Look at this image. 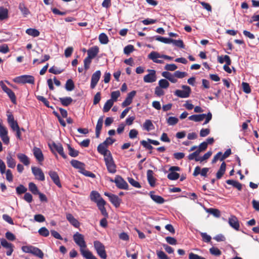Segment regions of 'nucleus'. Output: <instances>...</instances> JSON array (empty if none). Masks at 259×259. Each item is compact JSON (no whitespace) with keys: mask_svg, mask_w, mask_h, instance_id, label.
I'll list each match as a JSON object with an SVG mask.
<instances>
[{"mask_svg":"<svg viewBox=\"0 0 259 259\" xmlns=\"http://www.w3.org/2000/svg\"><path fill=\"white\" fill-rule=\"evenodd\" d=\"M200 152L198 151V149H197L195 152L189 155L188 157V159L190 160L195 159V160L196 161V158H199L198 155L200 154Z\"/></svg>","mask_w":259,"mask_h":259,"instance_id":"obj_56","label":"nucleus"},{"mask_svg":"<svg viewBox=\"0 0 259 259\" xmlns=\"http://www.w3.org/2000/svg\"><path fill=\"white\" fill-rule=\"evenodd\" d=\"M226 168V164L225 162H223L220 167L219 170L216 174L217 178L220 179L225 172Z\"/></svg>","mask_w":259,"mask_h":259,"instance_id":"obj_31","label":"nucleus"},{"mask_svg":"<svg viewBox=\"0 0 259 259\" xmlns=\"http://www.w3.org/2000/svg\"><path fill=\"white\" fill-rule=\"evenodd\" d=\"M73 238L76 244L79 247V251L83 257L86 259H98L87 249V245L82 234L76 232L73 235Z\"/></svg>","mask_w":259,"mask_h":259,"instance_id":"obj_1","label":"nucleus"},{"mask_svg":"<svg viewBox=\"0 0 259 259\" xmlns=\"http://www.w3.org/2000/svg\"><path fill=\"white\" fill-rule=\"evenodd\" d=\"M170 43H172L175 46L181 48H184V45L182 40H175L171 38Z\"/></svg>","mask_w":259,"mask_h":259,"instance_id":"obj_53","label":"nucleus"},{"mask_svg":"<svg viewBox=\"0 0 259 259\" xmlns=\"http://www.w3.org/2000/svg\"><path fill=\"white\" fill-rule=\"evenodd\" d=\"M179 174L174 171H170L167 175V178L170 180H176L179 179Z\"/></svg>","mask_w":259,"mask_h":259,"instance_id":"obj_48","label":"nucleus"},{"mask_svg":"<svg viewBox=\"0 0 259 259\" xmlns=\"http://www.w3.org/2000/svg\"><path fill=\"white\" fill-rule=\"evenodd\" d=\"M169 85L168 81L165 79H161L158 81V86L162 89H167Z\"/></svg>","mask_w":259,"mask_h":259,"instance_id":"obj_46","label":"nucleus"},{"mask_svg":"<svg viewBox=\"0 0 259 259\" xmlns=\"http://www.w3.org/2000/svg\"><path fill=\"white\" fill-rule=\"evenodd\" d=\"M65 89L68 91H71L74 89V84L72 79H69L65 84Z\"/></svg>","mask_w":259,"mask_h":259,"instance_id":"obj_44","label":"nucleus"},{"mask_svg":"<svg viewBox=\"0 0 259 259\" xmlns=\"http://www.w3.org/2000/svg\"><path fill=\"white\" fill-rule=\"evenodd\" d=\"M7 128L0 123V137L5 144L8 145L10 142V139L8 136Z\"/></svg>","mask_w":259,"mask_h":259,"instance_id":"obj_7","label":"nucleus"},{"mask_svg":"<svg viewBox=\"0 0 259 259\" xmlns=\"http://www.w3.org/2000/svg\"><path fill=\"white\" fill-rule=\"evenodd\" d=\"M67 147L69 151V154L71 157H76L78 155V152L72 148L70 145L67 144Z\"/></svg>","mask_w":259,"mask_h":259,"instance_id":"obj_49","label":"nucleus"},{"mask_svg":"<svg viewBox=\"0 0 259 259\" xmlns=\"http://www.w3.org/2000/svg\"><path fill=\"white\" fill-rule=\"evenodd\" d=\"M156 40L164 44H170L171 38L163 37L160 36H156Z\"/></svg>","mask_w":259,"mask_h":259,"instance_id":"obj_55","label":"nucleus"},{"mask_svg":"<svg viewBox=\"0 0 259 259\" xmlns=\"http://www.w3.org/2000/svg\"><path fill=\"white\" fill-rule=\"evenodd\" d=\"M226 183L228 184L231 185L236 188L238 190H241L242 189V184L236 181L228 180L226 181Z\"/></svg>","mask_w":259,"mask_h":259,"instance_id":"obj_36","label":"nucleus"},{"mask_svg":"<svg viewBox=\"0 0 259 259\" xmlns=\"http://www.w3.org/2000/svg\"><path fill=\"white\" fill-rule=\"evenodd\" d=\"M177 68V66L175 64H166L164 67L165 70L171 71H175Z\"/></svg>","mask_w":259,"mask_h":259,"instance_id":"obj_62","label":"nucleus"},{"mask_svg":"<svg viewBox=\"0 0 259 259\" xmlns=\"http://www.w3.org/2000/svg\"><path fill=\"white\" fill-rule=\"evenodd\" d=\"M103 122V116H101L98 120L96 126V136L99 138L100 134V132L102 130Z\"/></svg>","mask_w":259,"mask_h":259,"instance_id":"obj_24","label":"nucleus"},{"mask_svg":"<svg viewBox=\"0 0 259 259\" xmlns=\"http://www.w3.org/2000/svg\"><path fill=\"white\" fill-rule=\"evenodd\" d=\"M208 168L205 167L201 169V168L197 166L195 168L193 175L194 177H196L198 175L200 174L201 176L205 177L207 176V173L208 172Z\"/></svg>","mask_w":259,"mask_h":259,"instance_id":"obj_16","label":"nucleus"},{"mask_svg":"<svg viewBox=\"0 0 259 259\" xmlns=\"http://www.w3.org/2000/svg\"><path fill=\"white\" fill-rule=\"evenodd\" d=\"M155 94L158 97H160L164 94V92L162 88L157 86L155 88Z\"/></svg>","mask_w":259,"mask_h":259,"instance_id":"obj_61","label":"nucleus"},{"mask_svg":"<svg viewBox=\"0 0 259 259\" xmlns=\"http://www.w3.org/2000/svg\"><path fill=\"white\" fill-rule=\"evenodd\" d=\"M224 59L225 60L226 64L224 65L223 68L225 71L229 73H231L232 72V70L229 67V66L231 64V60L230 58L228 55H225Z\"/></svg>","mask_w":259,"mask_h":259,"instance_id":"obj_28","label":"nucleus"},{"mask_svg":"<svg viewBox=\"0 0 259 259\" xmlns=\"http://www.w3.org/2000/svg\"><path fill=\"white\" fill-rule=\"evenodd\" d=\"M32 172L35 179L43 181L45 180V175L41 169L38 167L32 166L31 167Z\"/></svg>","mask_w":259,"mask_h":259,"instance_id":"obj_12","label":"nucleus"},{"mask_svg":"<svg viewBox=\"0 0 259 259\" xmlns=\"http://www.w3.org/2000/svg\"><path fill=\"white\" fill-rule=\"evenodd\" d=\"M38 233L44 237H47L49 235V231L46 227H41L38 231Z\"/></svg>","mask_w":259,"mask_h":259,"instance_id":"obj_52","label":"nucleus"},{"mask_svg":"<svg viewBox=\"0 0 259 259\" xmlns=\"http://www.w3.org/2000/svg\"><path fill=\"white\" fill-rule=\"evenodd\" d=\"M150 196L154 201L158 204H162L164 202V199L162 197L155 195L152 192L150 193Z\"/></svg>","mask_w":259,"mask_h":259,"instance_id":"obj_33","label":"nucleus"},{"mask_svg":"<svg viewBox=\"0 0 259 259\" xmlns=\"http://www.w3.org/2000/svg\"><path fill=\"white\" fill-rule=\"evenodd\" d=\"M166 121L169 125H174L178 122L179 119L176 117L170 116L167 118Z\"/></svg>","mask_w":259,"mask_h":259,"instance_id":"obj_45","label":"nucleus"},{"mask_svg":"<svg viewBox=\"0 0 259 259\" xmlns=\"http://www.w3.org/2000/svg\"><path fill=\"white\" fill-rule=\"evenodd\" d=\"M26 191L27 188L22 185L19 186L16 188V192L19 194L24 193L26 192Z\"/></svg>","mask_w":259,"mask_h":259,"instance_id":"obj_64","label":"nucleus"},{"mask_svg":"<svg viewBox=\"0 0 259 259\" xmlns=\"http://www.w3.org/2000/svg\"><path fill=\"white\" fill-rule=\"evenodd\" d=\"M99 52V47L97 46H93V47L90 48L88 51V57L87 58L93 59L98 54Z\"/></svg>","mask_w":259,"mask_h":259,"instance_id":"obj_17","label":"nucleus"},{"mask_svg":"<svg viewBox=\"0 0 259 259\" xmlns=\"http://www.w3.org/2000/svg\"><path fill=\"white\" fill-rule=\"evenodd\" d=\"M104 160L108 171L111 174H114L116 171V165L114 162L111 155H108V156L104 157Z\"/></svg>","mask_w":259,"mask_h":259,"instance_id":"obj_5","label":"nucleus"},{"mask_svg":"<svg viewBox=\"0 0 259 259\" xmlns=\"http://www.w3.org/2000/svg\"><path fill=\"white\" fill-rule=\"evenodd\" d=\"M211 155L212 152L209 151L207 152H206L203 156L199 157V158H196V161H199L200 162H202L208 159L211 156Z\"/></svg>","mask_w":259,"mask_h":259,"instance_id":"obj_43","label":"nucleus"},{"mask_svg":"<svg viewBox=\"0 0 259 259\" xmlns=\"http://www.w3.org/2000/svg\"><path fill=\"white\" fill-rule=\"evenodd\" d=\"M70 163L73 167L78 169L79 172H81L85 168V164L83 163L76 160H72Z\"/></svg>","mask_w":259,"mask_h":259,"instance_id":"obj_21","label":"nucleus"},{"mask_svg":"<svg viewBox=\"0 0 259 259\" xmlns=\"http://www.w3.org/2000/svg\"><path fill=\"white\" fill-rule=\"evenodd\" d=\"M162 76L169 80L172 83H176L177 82V79L175 78L174 74H172L168 71H164L162 73Z\"/></svg>","mask_w":259,"mask_h":259,"instance_id":"obj_26","label":"nucleus"},{"mask_svg":"<svg viewBox=\"0 0 259 259\" xmlns=\"http://www.w3.org/2000/svg\"><path fill=\"white\" fill-rule=\"evenodd\" d=\"M29 189L33 194L35 195H36L39 192L36 185L32 182L29 184Z\"/></svg>","mask_w":259,"mask_h":259,"instance_id":"obj_47","label":"nucleus"},{"mask_svg":"<svg viewBox=\"0 0 259 259\" xmlns=\"http://www.w3.org/2000/svg\"><path fill=\"white\" fill-rule=\"evenodd\" d=\"M31 254L39 257L40 258H42L44 255L43 252L40 249L35 246H34L33 248Z\"/></svg>","mask_w":259,"mask_h":259,"instance_id":"obj_38","label":"nucleus"},{"mask_svg":"<svg viewBox=\"0 0 259 259\" xmlns=\"http://www.w3.org/2000/svg\"><path fill=\"white\" fill-rule=\"evenodd\" d=\"M201 236L202 238L203 241L205 242H209L211 240V237L210 236L207 234L206 233H200Z\"/></svg>","mask_w":259,"mask_h":259,"instance_id":"obj_63","label":"nucleus"},{"mask_svg":"<svg viewBox=\"0 0 259 259\" xmlns=\"http://www.w3.org/2000/svg\"><path fill=\"white\" fill-rule=\"evenodd\" d=\"M101 75V73L100 70H97L93 74L91 82V88L92 89L95 88L100 78Z\"/></svg>","mask_w":259,"mask_h":259,"instance_id":"obj_13","label":"nucleus"},{"mask_svg":"<svg viewBox=\"0 0 259 259\" xmlns=\"http://www.w3.org/2000/svg\"><path fill=\"white\" fill-rule=\"evenodd\" d=\"M114 182L115 183L116 186L119 189L124 190L128 189L127 183L119 176H116L115 177Z\"/></svg>","mask_w":259,"mask_h":259,"instance_id":"obj_8","label":"nucleus"},{"mask_svg":"<svg viewBox=\"0 0 259 259\" xmlns=\"http://www.w3.org/2000/svg\"><path fill=\"white\" fill-rule=\"evenodd\" d=\"M32 151L34 157L39 162L44 161V155L42 153L41 150L39 148L36 147H34L32 150Z\"/></svg>","mask_w":259,"mask_h":259,"instance_id":"obj_18","label":"nucleus"},{"mask_svg":"<svg viewBox=\"0 0 259 259\" xmlns=\"http://www.w3.org/2000/svg\"><path fill=\"white\" fill-rule=\"evenodd\" d=\"M153 171L152 170H148L147 172V176L148 181L151 186H154L155 183V179L153 176Z\"/></svg>","mask_w":259,"mask_h":259,"instance_id":"obj_32","label":"nucleus"},{"mask_svg":"<svg viewBox=\"0 0 259 259\" xmlns=\"http://www.w3.org/2000/svg\"><path fill=\"white\" fill-rule=\"evenodd\" d=\"M91 200L97 203L100 201L101 200H104L101 197L100 194L97 191H93L90 194Z\"/></svg>","mask_w":259,"mask_h":259,"instance_id":"obj_22","label":"nucleus"},{"mask_svg":"<svg viewBox=\"0 0 259 259\" xmlns=\"http://www.w3.org/2000/svg\"><path fill=\"white\" fill-rule=\"evenodd\" d=\"M148 57L149 59L152 60L154 63L162 64L164 62L163 60L159 59H162V55L157 52H151Z\"/></svg>","mask_w":259,"mask_h":259,"instance_id":"obj_11","label":"nucleus"},{"mask_svg":"<svg viewBox=\"0 0 259 259\" xmlns=\"http://www.w3.org/2000/svg\"><path fill=\"white\" fill-rule=\"evenodd\" d=\"M18 158L20 161L22 162L24 165L28 166L30 164L29 158L25 154L23 153H18L17 155Z\"/></svg>","mask_w":259,"mask_h":259,"instance_id":"obj_23","label":"nucleus"},{"mask_svg":"<svg viewBox=\"0 0 259 259\" xmlns=\"http://www.w3.org/2000/svg\"><path fill=\"white\" fill-rule=\"evenodd\" d=\"M7 163L8 167L10 168H14L16 166V162L14 158H13L11 154L7 157Z\"/></svg>","mask_w":259,"mask_h":259,"instance_id":"obj_35","label":"nucleus"},{"mask_svg":"<svg viewBox=\"0 0 259 259\" xmlns=\"http://www.w3.org/2000/svg\"><path fill=\"white\" fill-rule=\"evenodd\" d=\"M51 150L53 152L54 150L57 151L59 154H60L64 158H66L67 156L64 153L63 148L62 145L60 143H53L52 145H49Z\"/></svg>","mask_w":259,"mask_h":259,"instance_id":"obj_10","label":"nucleus"},{"mask_svg":"<svg viewBox=\"0 0 259 259\" xmlns=\"http://www.w3.org/2000/svg\"><path fill=\"white\" fill-rule=\"evenodd\" d=\"M7 121L9 125L13 131L19 128L17 121L15 120L14 117L12 114L7 115Z\"/></svg>","mask_w":259,"mask_h":259,"instance_id":"obj_14","label":"nucleus"},{"mask_svg":"<svg viewBox=\"0 0 259 259\" xmlns=\"http://www.w3.org/2000/svg\"><path fill=\"white\" fill-rule=\"evenodd\" d=\"M114 104L113 101L112 99H109L106 101V102L105 103L103 111L104 112H108L110 108L112 107Z\"/></svg>","mask_w":259,"mask_h":259,"instance_id":"obj_37","label":"nucleus"},{"mask_svg":"<svg viewBox=\"0 0 259 259\" xmlns=\"http://www.w3.org/2000/svg\"><path fill=\"white\" fill-rule=\"evenodd\" d=\"M5 93L8 95L13 103H15L16 102L15 95L11 89H9Z\"/></svg>","mask_w":259,"mask_h":259,"instance_id":"obj_54","label":"nucleus"},{"mask_svg":"<svg viewBox=\"0 0 259 259\" xmlns=\"http://www.w3.org/2000/svg\"><path fill=\"white\" fill-rule=\"evenodd\" d=\"M228 223L230 226L236 230H238L240 225L238 219L235 215H231L229 218Z\"/></svg>","mask_w":259,"mask_h":259,"instance_id":"obj_15","label":"nucleus"},{"mask_svg":"<svg viewBox=\"0 0 259 259\" xmlns=\"http://www.w3.org/2000/svg\"><path fill=\"white\" fill-rule=\"evenodd\" d=\"M183 90H177L175 92V95L178 97L186 98L189 97L191 93V89L189 87L183 85L182 87Z\"/></svg>","mask_w":259,"mask_h":259,"instance_id":"obj_6","label":"nucleus"},{"mask_svg":"<svg viewBox=\"0 0 259 259\" xmlns=\"http://www.w3.org/2000/svg\"><path fill=\"white\" fill-rule=\"evenodd\" d=\"M1 244L2 246L7 249L14 247L12 243L8 242L5 239H1Z\"/></svg>","mask_w":259,"mask_h":259,"instance_id":"obj_51","label":"nucleus"},{"mask_svg":"<svg viewBox=\"0 0 259 259\" xmlns=\"http://www.w3.org/2000/svg\"><path fill=\"white\" fill-rule=\"evenodd\" d=\"M106 146L107 145L103 142L99 145L97 148L98 152L103 155L104 157L108 156V155H111L110 152L107 149Z\"/></svg>","mask_w":259,"mask_h":259,"instance_id":"obj_19","label":"nucleus"},{"mask_svg":"<svg viewBox=\"0 0 259 259\" xmlns=\"http://www.w3.org/2000/svg\"><path fill=\"white\" fill-rule=\"evenodd\" d=\"M19 9L24 17H27L29 14V10L26 7L23 3H20L19 5Z\"/></svg>","mask_w":259,"mask_h":259,"instance_id":"obj_34","label":"nucleus"},{"mask_svg":"<svg viewBox=\"0 0 259 259\" xmlns=\"http://www.w3.org/2000/svg\"><path fill=\"white\" fill-rule=\"evenodd\" d=\"M8 17V11L7 9L3 7H0V20H3Z\"/></svg>","mask_w":259,"mask_h":259,"instance_id":"obj_39","label":"nucleus"},{"mask_svg":"<svg viewBox=\"0 0 259 259\" xmlns=\"http://www.w3.org/2000/svg\"><path fill=\"white\" fill-rule=\"evenodd\" d=\"M187 73L185 72H181L180 71H176L174 73V76L175 78H183L187 75Z\"/></svg>","mask_w":259,"mask_h":259,"instance_id":"obj_59","label":"nucleus"},{"mask_svg":"<svg viewBox=\"0 0 259 259\" xmlns=\"http://www.w3.org/2000/svg\"><path fill=\"white\" fill-rule=\"evenodd\" d=\"M242 87L243 92H245V93L249 94L251 92V89L248 83L243 82L242 83Z\"/></svg>","mask_w":259,"mask_h":259,"instance_id":"obj_58","label":"nucleus"},{"mask_svg":"<svg viewBox=\"0 0 259 259\" xmlns=\"http://www.w3.org/2000/svg\"><path fill=\"white\" fill-rule=\"evenodd\" d=\"M49 175L50 176L52 180L53 181L54 183L59 187H61L62 186L60 182V179L57 173L54 171L51 170L49 171Z\"/></svg>","mask_w":259,"mask_h":259,"instance_id":"obj_20","label":"nucleus"},{"mask_svg":"<svg viewBox=\"0 0 259 259\" xmlns=\"http://www.w3.org/2000/svg\"><path fill=\"white\" fill-rule=\"evenodd\" d=\"M94 246L97 254L101 258L106 259L107 258L105 246L103 243L99 241H95Z\"/></svg>","mask_w":259,"mask_h":259,"instance_id":"obj_3","label":"nucleus"},{"mask_svg":"<svg viewBox=\"0 0 259 259\" xmlns=\"http://www.w3.org/2000/svg\"><path fill=\"white\" fill-rule=\"evenodd\" d=\"M209 251L211 254L219 256L221 255V251L217 247H212L209 249Z\"/></svg>","mask_w":259,"mask_h":259,"instance_id":"obj_60","label":"nucleus"},{"mask_svg":"<svg viewBox=\"0 0 259 259\" xmlns=\"http://www.w3.org/2000/svg\"><path fill=\"white\" fill-rule=\"evenodd\" d=\"M33 247L34 246L31 245L23 246L21 249L24 252L32 253Z\"/></svg>","mask_w":259,"mask_h":259,"instance_id":"obj_57","label":"nucleus"},{"mask_svg":"<svg viewBox=\"0 0 259 259\" xmlns=\"http://www.w3.org/2000/svg\"><path fill=\"white\" fill-rule=\"evenodd\" d=\"M148 71L149 73L144 76V81L146 83L155 82L157 79L155 70L149 69Z\"/></svg>","mask_w":259,"mask_h":259,"instance_id":"obj_9","label":"nucleus"},{"mask_svg":"<svg viewBox=\"0 0 259 259\" xmlns=\"http://www.w3.org/2000/svg\"><path fill=\"white\" fill-rule=\"evenodd\" d=\"M66 219L70 222V223L76 228L79 226V222L70 213L66 214Z\"/></svg>","mask_w":259,"mask_h":259,"instance_id":"obj_27","label":"nucleus"},{"mask_svg":"<svg viewBox=\"0 0 259 259\" xmlns=\"http://www.w3.org/2000/svg\"><path fill=\"white\" fill-rule=\"evenodd\" d=\"M106 202L104 200H101L98 203V207L99 209L101 211V213L105 217H108V213L105 207Z\"/></svg>","mask_w":259,"mask_h":259,"instance_id":"obj_25","label":"nucleus"},{"mask_svg":"<svg viewBox=\"0 0 259 259\" xmlns=\"http://www.w3.org/2000/svg\"><path fill=\"white\" fill-rule=\"evenodd\" d=\"M143 130L149 132L154 128V126L152 123L151 120L149 119H146L143 125Z\"/></svg>","mask_w":259,"mask_h":259,"instance_id":"obj_29","label":"nucleus"},{"mask_svg":"<svg viewBox=\"0 0 259 259\" xmlns=\"http://www.w3.org/2000/svg\"><path fill=\"white\" fill-rule=\"evenodd\" d=\"M109 200L116 207H119L121 202V199L117 195L114 194H113L111 197H110Z\"/></svg>","mask_w":259,"mask_h":259,"instance_id":"obj_30","label":"nucleus"},{"mask_svg":"<svg viewBox=\"0 0 259 259\" xmlns=\"http://www.w3.org/2000/svg\"><path fill=\"white\" fill-rule=\"evenodd\" d=\"M59 101L63 106H67L72 103L73 100L71 97H68L65 98H60Z\"/></svg>","mask_w":259,"mask_h":259,"instance_id":"obj_40","label":"nucleus"},{"mask_svg":"<svg viewBox=\"0 0 259 259\" xmlns=\"http://www.w3.org/2000/svg\"><path fill=\"white\" fill-rule=\"evenodd\" d=\"M26 33L33 37H37L39 36L40 32L38 30L34 28H28L26 29Z\"/></svg>","mask_w":259,"mask_h":259,"instance_id":"obj_41","label":"nucleus"},{"mask_svg":"<svg viewBox=\"0 0 259 259\" xmlns=\"http://www.w3.org/2000/svg\"><path fill=\"white\" fill-rule=\"evenodd\" d=\"M127 180L130 184L133 187L137 188H140L141 187V186L140 184V183L138 182L135 180L133 178H128Z\"/></svg>","mask_w":259,"mask_h":259,"instance_id":"obj_50","label":"nucleus"},{"mask_svg":"<svg viewBox=\"0 0 259 259\" xmlns=\"http://www.w3.org/2000/svg\"><path fill=\"white\" fill-rule=\"evenodd\" d=\"M99 40L101 44L104 45L108 44L109 41L107 35L104 33H102L99 35Z\"/></svg>","mask_w":259,"mask_h":259,"instance_id":"obj_42","label":"nucleus"},{"mask_svg":"<svg viewBox=\"0 0 259 259\" xmlns=\"http://www.w3.org/2000/svg\"><path fill=\"white\" fill-rule=\"evenodd\" d=\"M14 81L18 83H34V78L29 75H23L16 77L14 79Z\"/></svg>","mask_w":259,"mask_h":259,"instance_id":"obj_4","label":"nucleus"},{"mask_svg":"<svg viewBox=\"0 0 259 259\" xmlns=\"http://www.w3.org/2000/svg\"><path fill=\"white\" fill-rule=\"evenodd\" d=\"M212 114L211 113L209 112L207 114H202L199 115H193L190 116L188 118L190 120L194 121L195 122H198L202 121L204 119H205V122L203 124H206L209 122V121L211 119Z\"/></svg>","mask_w":259,"mask_h":259,"instance_id":"obj_2","label":"nucleus"}]
</instances>
